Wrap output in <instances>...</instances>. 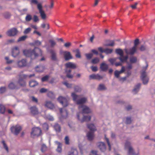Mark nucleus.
<instances>
[{"instance_id":"9","label":"nucleus","mask_w":155,"mask_h":155,"mask_svg":"<svg viewBox=\"0 0 155 155\" xmlns=\"http://www.w3.org/2000/svg\"><path fill=\"white\" fill-rule=\"evenodd\" d=\"M60 53L63 54L64 59L67 61L72 59L73 57L70 52L68 51H61Z\"/></svg>"},{"instance_id":"14","label":"nucleus","mask_w":155,"mask_h":155,"mask_svg":"<svg viewBox=\"0 0 155 155\" xmlns=\"http://www.w3.org/2000/svg\"><path fill=\"white\" fill-rule=\"evenodd\" d=\"M77 117L78 118V119L80 120L81 122V123H83L84 122H89V121L91 119V117L90 116H84L83 118L82 119H80L79 117V114H77Z\"/></svg>"},{"instance_id":"10","label":"nucleus","mask_w":155,"mask_h":155,"mask_svg":"<svg viewBox=\"0 0 155 155\" xmlns=\"http://www.w3.org/2000/svg\"><path fill=\"white\" fill-rule=\"evenodd\" d=\"M78 109L80 110L82 109V113L83 114H89L91 113V111L88 107L85 105L79 106Z\"/></svg>"},{"instance_id":"63","label":"nucleus","mask_w":155,"mask_h":155,"mask_svg":"<svg viewBox=\"0 0 155 155\" xmlns=\"http://www.w3.org/2000/svg\"><path fill=\"white\" fill-rule=\"evenodd\" d=\"M41 42L40 41H39L38 40L35 41L34 43V44L35 45H36V46H39V45H41Z\"/></svg>"},{"instance_id":"20","label":"nucleus","mask_w":155,"mask_h":155,"mask_svg":"<svg viewBox=\"0 0 155 155\" xmlns=\"http://www.w3.org/2000/svg\"><path fill=\"white\" fill-rule=\"evenodd\" d=\"M90 79H97L100 80L103 78L101 76L98 74H92L89 76Z\"/></svg>"},{"instance_id":"43","label":"nucleus","mask_w":155,"mask_h":155,"mask_svg":"<svg viewBox=\"0 0 155 155\" xmlns=\"http://www.w3.org/2000/svg\"><path fill=\"white\" fill-rule=\"evenodd\" d=\"M99 62V59L97 58H95L93 59H92L91 61V62L93 64H96Z\"/></svg>"},{"instance_id":"58","label":"nucleus","mask_w":155,"mask_h":155,"mask_svg":"<svg viewBox=\"0 0 155 155\" xmlns=\"http://www.w3.org/2000/svg\"><path fill=\"white\" fill-rule=\"evenodd\" d=\"M27 38V36L25 35L23 36L20 37L18 39V41H20L25 40Z\"/></svg>"},{"instance_id":"6","label":"nucleus","mask_w":155,"mask_h":155,"mask_svg":"<svg viewBox=\"0 0 155 155\" xmlns=\"http://www.w3.org/2000/svg\"><path fill=\"white\" fill-rule=\"evenodd\" d=\"M11 132L15 135H17L22 130L21 127L18 124L12 126L10 128Z\"/></svg>"},{"instance_id":"28","label":"nucleus","mask_w":155,"mask_h":155,"mask_svg":"<svg viewBox=\"0 0 155 155\" xmlns=\"http://www.w3.org/2000/svg\"><path fill=\"white\" fill-rule=\"evenodd\" d=\"M40 150L42 153H44L48 150V148L45 144H42L41 145Z\"/></svg>"},{"instance_id":"17","label":"nucleus","mask_w":155,"mask_h":155,"mask_svg":"<svg viewBox=\"0 0 155 155\" xmlns=\"http://www.w3.org/2000/svg\"><path fill=\"white\" fill-rule=\"evenodd\" d=\"M19 53V51L18 47L15 46L12 49V55L13 57H17Z\"/></svg>"},{"instance_id":"44","label":"nucleus","mask_w":155,"mask_h":155,"mask_svg":"<svg viewBox=\"0 0 155 155\" xmlns=\"http://www.w3.org/2000/svg\"><path fill=\"white\" fill-rule=\"evenodd\" d=\"M113 51V50L112 49L107 48L104 49V52L106 54H111L112 52Z\"/></svg>"},{"instance_id":"25","label":"nucleus","mask_w":155,"mask_h":155,"mask_svg":"<svg viewBox=\"0 0 155 155\" xmlns=\"http://www.w3.org/2000/svg\"><path fill=\"white\" fill-rule=\"evenodd\" d=\"M55 143L57 145V148L56 149L57 152L59 153H61L62 151V144L61 143L57 141H56L55 142Z\"/></svg>"},{"instance_id":"12","label":"nucleus","mask_w":155,"mask_h":155,"mask_svg":"<svg viewBox=\"0 0 155 155\" xmlns=\"http://www.w3.org/2000/svg\"><path fill=\"white\" fill-rule=\"evenodd\" d=\"M124 51L127 54L132 55L137 52V48L133 46L129 49H125Z\"/></svg>"},{"instance_id":"51","label":"nucleus","mask_w":155,"mask_h":155,"mask_svg":"<svg viewBox=\"0 0 155 155\" xmlns=\"http://www.w3.org/2000/svg\"><path fill=\"white\" fill-rule=\"evenodd\" d=\"M32 17L30 15H27L25 17V20L27 21H30Z\"/></svg>"},{"instance_id":"37","label":"nucleus","mask_w":155,"mask_h":155,"mask_svg":"<svg viewBox=\"0 0 155 155\" xmlns=\"http://www.w3.org/2000/svg\"><path fill=\"white\" fill-rule=\"evenodd\" d=\"M5 111V106L2 104H0V113L1 114H4Z\"/></svg>"},{"instance_id":"59","label":"nucleus","mask_w":155,"mask_h":155,"mask_svg":"<svg viewBox=\"0 0 155 155\" xmlns=\"http://www.w3.org/2000/svg\"><path fill=\"white\" fill-rule=\"evenodd\" d=\"M31 31V29L30 28H26L24 31V33L25 34H27L29 33Z\"/></svg>"},{"instance_id":"36","label":"nucleus","mask_w":155,"mask_h":155,"mask_svg":"<svg viewBox=\"0 0 155 155\" xmlns=\"http://www.w3.org/2000/svg\"><path fill=\"white\" fill-rule=\"evenodd\" d=\"M118 59H119V60L122 62H123L125 61H126L128 58V57L127 56H124L123 55V57H120L117 58Z\"/></svg>"},{"instance_id":"33","label":"nucleus","mask_w":155,"mask_h":155,"mask_svg":"<svg viewBox=\"0 0 155 155\" xmlns=\"http://www.w3.org/2000/svg\"><path fill=\"white\" fill-rule=\"evenodd\" d=\"M115 52L116 54H119L120 57H123L124 52L123 50L120 48L116 49Z\"/></svg>"},{"instance_id":"60","label":"nucleus","mask_w":155,"mask_h":155,"mask_svg":"<svg viewBox=\"0 0 155 155\" xmlns=\"http://www.w3.org/2000/svg\"><path fill=\"white\" fill-rule=\"evenodd\" d=\"M74 91L76 92H78L81 91V88L78 86H75L74 87Z\"/></svg>"},{"instance_id":"45","label":"nucleus","mask_w":155,"mask_h":155,"mask_svg":"<svg viewBox=\"0 0 155 155\" xmlns=\"http://www.w3.org/2000/svg\"><path fill=\"white\" fill-rule=\"evenodd\" d=\"M126 71L127 77H129L131 74V71L130 70L127 69L125 68V71Z\"/></svg>"},{"instance_id":"22","label":"nucleus","mask_w":155,"mask_h":155,"mask_svg":"<svg viewBox=\"0 0 155 155\" xmlns=\"http://www.w3.org/2000/svg\"><path fill=\"white\" fill-rule=\"evenodd\" d=\"M100 68L103 71H106L108 68V65L104 63H102L100 65Z\"/></svg>"},{"instance_id":"35","label":"nucleus","mask_w":155,"mask_h":155,"mask_svg":"<svg viewBox=\"0 0 155 155\" xmlns=\"http://www.w3.org/2000/svg\"><path fill=\"white\" fill-rule=\"evenodd\" d=\"M66 76L67 77L69 78H73V75L71 74V69H69L68 70H66L65 71Z\"/></svg>"},{"instance_id":"21","label":"nucleus","mask_w":155,"mask_h":155,"mask_svg":"<svg viewBox=\"0 0 155 155\" xmlns=\"http://www.w3.org/2000/svg\"><path fill=\"white\" fill-rule=\"evenodd\" d=\"M60 112L61 116L64 118H66L68 117V112L66 110H64V108H61L60 109Z\"/></svg>"},{"instance_id":"61","label":"nucleus","mask_w":155,"mask_h":155,"mask_svg":"<svg viewBox=\"0 0 155 155\" xmlns=\"http://www.w3.org/2000/svg\"><path fill=\"white\" fill-rule=\"evenodd\" d=\"M49 42L51 43V46L53 47L56 45L55 42L52 40H50L49 41Z\"/></svg>"},{"instance_id":"11","label":"nucleus","mask_w":155,"mask_h":155,"mask_svg":"<svg viewBox=\"0 0 155 155\" xmlns=\"http://www.w3.org/2000/svg\"><path fill=\"white\" fill-rule=\"evenodd\" d=\"M18 32L17 29L15 28H11L8 30L7 32V34L9 36H15Z\"/></svg>"},{"instance_id":"54","label":"nucleus","mask_w":155,"mask_h":155,"mask_svg":"<svg viewBox=\"0 0 155 155\" xmlns=\"http://www.w3.org/2000/svg\"><path fill=\"white\" fill-rule=\"evenodd\" d=\"M118 58H110L109 59V61L112 64H113L116 61Z\"/></svg>"},{"instance_id":"30","label":"nucleus","mask_w":155,"mask_h":155,"mask_svg":"<svg viewBox=\"0 0 155 155\" xmlns=\"http://www.w3.org/2000/svg\"><path fill=\"white\" fill-rule=\"evenodd\" d=\"M38 83L36 81L34 80H31L29 82V85L31 87H33L37 85Z\"/></svg>"},{"instance_id":"31","label":"nucleus","mask_w":155,"mask_h":155,"mask_svg":"<svg viewBox=\"0 0 155 155\" xmlns=\"http://www.w3.org/2000/svg\"><path fill=\"white\" fill-rule=\"evenodd\" d=\"M87 126L91 131H94L96 130V127L93 124H87Z\"/></svg>"},{"instance_id":"46","label":"nucleus","mask_w":155,"mask_h":155,"mask_svg":"<svg viewBox=\"0 0 155 155\" xmlns=\"http://www.w3.org/2000/svg\"><path fill=\"white\" fill-rule=\"evenodd\" d=\"M39 13L40 14V15L42 18L43 19H45L46 18V15L44 11H42L39 12Z\"/></svg>"},{"instance_id":"26","label":"nucleus","mask_w":155,"mask_h":155,"mask_svg":"<svg viewBox=\"0 0 155 155\" xmlns=\"http://www.w3.org/2000/svg\"><path fill=\"white\" fill-rule=\"evenodd\" d=\"M45 106L50 109H52L54 107L53 104L50 101H46Z\"/></svg>"},{"instance_id":"52","label":"nucleus","mask_w":155,"mask_h":155,"mask_svg":"<svg viewBox=\"0 0 155 155\" xmlns=\"http://www.w3.org/2000/svg\"><path fill=\"white\" fill-rule=\"evenodd\" d=\"M2 143L3 144L4 148L6 150V151L8 152V146L5 143V141L3 140L2 141Z\"/></svg>"},{"instance_id":"7","label":"nucleus","mask_w":155,"mask_h":155,"mask_svg":"<svg viewBox=\"0 0 155 155\" xmlns=\"http://www.w3.org/2000/svg\"><path fill=\"white\" fill-rule=\"evenodd\" d=\"M68 98H66L60 96L58 98V101L64 107L67 106L68 104Z\"/></svg>"},{"instance_id":"56","label":"nucleus","mask_w":155,"mask_h":155,"mask_svg":"<svg viewBox=\"0 0 155 155\" xmlns=\"http://www.w3.org/2000/svg\"><path fill=\"white\" fill-rule=\"evenodd\" d=\"M85 55L88 59H90L93 56V54L92 53L86 54Z\"/></svg>"},{"instance_id":"62","label":"nucleus","mask_w":155,"mask_h":155,"mask_svg":"<svg viewBox=\"0 0 155 155\" xmlns=\"http://www.w3.org/2000/svg\"><path fill=\"white\" fill-rule=\"evenodd\" d=\"M63 84L65 85L67 87L71 88L72 87V84H71L68 83L67 82H63Z\"/></svg>"},{"instance_id":"24","label":"nucleus","mask_w":155,"mask_h":155,"mask_svg":"<svg viewBox=\"0 0 155 155\" xmlns=\"http://www.w3.org/2000/svg\"><path fill=\"white\" fill-rule=\"evenodd\" d=\"M66 67L68 68H70L72 69H75L76 68V64L72 62H69L65 64Z\"/></svg>"},{"instance_id":"23","label":"nucleus","mask_w":155,"mask_h":155,"mask_svg":"<svg viewBox=\"0 0 155 155\" xmlns=\"http://www.w3.org/2000/svg\"><path fill=\"white\" fill-rule=\"evenodd\" d=\"M45 69V67L41 65L37 66L35 68V71L39 72H43Z\"/></svg>"},{"instance_id":"48","label":"nucleus","mask_w":155,"mask_h":155,"mask_svg":"<svg viewBox=\"0 0 155 155\" xmlns=\"http://www.w3.org/2000/svg\"><path fill=\"white\" fill-rule=\"evenodd\" d=\"M42 127H43V129L44 130L47 131L48 130V126L47 123H45L44 124H43Z\"/></svg>"},{"instance_id":"53","label":"nucleus","mask_w":155,"mask_h":155,"mask_svg":"<svg viewBox=\"0 0 155 155\" xmlns=\"http://www.w3.org/2000/svg\"><path fill=\"white\" fill-rule=\"evenodd\" d=\"M6 90V88L5 87H0V93L2 94L4 93Z\"/></svg>"},{"instance_id":"49","label":"nucleus","mask_w":155,"mask_h":155,"mask_svg":"<svg viewBox=\"0 0 155 155\" xmlns=\"http://www.w3.org/2000/svg\"><path fill=\"white\" fill-rule=\"evenodd\" d=\"M49 76L48 75H45V76L43 77L41 79L42 82H45L47 81L48 79Z\"/></svg>"},{"instance_id":"34","label":"nucleus","mask_w":155,"mask_h":155,"mask_svg":"<svg viewBox=\"0 0 155 155\" xmlns=\"http://www.w3.org/2000/svg\"><path fill=\"white\" fill-rule=\"evenodd\" d=\"M54 128L57 132H60L61 131V126L58 124H54Z\"/></svg>"},{"instance_id":"40","label":"nucleus","mask_w":155,"mask_h":155,"mask_svg":"<svg viewBox=\"0 0 155 155\" xmlns=\"http://www.w3.org/2000/svg\"><path fill=\"white\" fill-rule=\"evenodd\" d=\"M130 62L132 63H135L137 61V58L135 57H132L130 58Z\"/></svg>"},{"instance_id":"55","label":"nucleus","mask_w":155,"mask_h":155,"mask_svg":"<svg viewBox=\"0 0 155 155\" xmlns=\"http://www.w3.org/2000/svg\"><path fill=\"white\" fill-rule=\"evenodd\" d=\"M64 140L66 144L69 145L70 144L69 139V137L68 136H66L65 137Z\"/></svg>"},{"instance_id":"3","label":"nucleus","mask_w":155,"mask_h":155,"mask_svg":"<svg viewBox=\"0 0 155 155\" xmlns=\"http://www.w3.org/2000/svg\"><path fill=\"white\" fill-rule=\"evenodd\" d=\"M41 130L38 127H35L32 128L31 133V136L32 138L35 137H38L41 135Z\"/></svg>"},{"instance_id":"39","label":"nucleus","mask_w":155,"mask_h":155,"mask_svg":"<svg viewBox=\"0 0 155 155\" xmlns=\"http://www.w3.org/2000/svg\"><path fill=\"white\" fill-rule=\"evenodd\" d=\"M110 42L109 43L106 44L105 46H114L115 44L113 40H109L108 41Z\"/></svg>"},{"instance_id":"19","label":"nucleus","mask_w":155,"mask_h":155,"mask_svg":"<svg viewBox=\"0 0 155 155\" xmlns=\"http://www.w3.org/2000/svg\"><path fill=\"white\" fill-rule=\"evenodd\" d=\"M97 146L101 151L104 152L106 150V147L104 142H101L98 143H97Z\"/></svg>"},{"instance_id":"5","label":"nucleus","mask_w":155,"mask_h":155,"mask_svg":"<svg viewBox=\"0 0 155 155\" xmlns=\"http://www.w3.org/2000/svg\"><path fill=\"white\" fill-rule=\"evenodd\" d=\"M148 66V65L147 63L146 66L144 68V71L141 73V78L143 81V84H147L148 83L149 81V78L147 76V75L145 72V71L147 68Z\"/></svg>"},{"instance_id":"32","label":"nucleus","mask_w":155,"mask_h":155,"mask_svg":"<svg viewBox=\"0 0 155 155\" xmlns=\"http://www.w3.org/2000/svg\"><path fill=\"white\" fill-rule=\"evenodd\" d=\"M140 85L141 84L138 83L135 86V87L133 90V91L134 93V94L137 93L139 91Z\"/></svg>"},{"instance_id":"16","label":"nucleus","mask_w":155,"mask_h":155,"mask_svg":"<svg viewBox=\"0 0 155 155\" xmlns=\"http://www.w3.org/2000/svg\"><path fill=\"white\" fill-rule=\"evenodd\" d=\"M31 113L32 115H35L38 114L39 113L38 108L35 106L31 107L29 108Z\"/></svg>"},{"instance_id":"4","label":"nucleus","mask_w":155,"mask_h":155,"mask_svg":"<svg viewBox=\"0 0 155 155\" xmlns=\"http://www.w3.org/2000/svg\"><path fill=\"white\" fill-rule=\"evenodd\" d=\"M19 78L17 82L20 86L25 87L26 85V83L25 80L28 77L26 74H22L19 75Z\"/></svg>"},{"instance_id":"15","label":"nucleus","mask_w":155,"mask_h":155,"mask_svg":"<svg viewBox=\"0 0 155 155\" xmlns=\"http://www.w3.org/2000/svg\"><path fill=\"white\" fill-rule=\"evenodd\" d=\"M17 64L19 67H24L27 66V62L26 59H23L21 60L18 61Z\"/></svg>"},{"instance_id":"18","label":"nucleus","mask_w":155,"mask_h":155,"mask_svg":"<svg viewBox=\"0 0 155 155\" xmlns=\"http://www.w3.org/2000/svg\"><path fill=\"white\" fill-rule=\"evenodd\" d=\"M124 71L125 67L124 66H122L120 71H118L116 70L115 71L114 74L115 77L117 78H118L119 77V75L124 73Z\"/></svg>"},{"instance_id":"8","label":"nucleus","mask_w":155,"mask_h":155,"mask_svg":"<svg viewBox=\"0 0 155 155\" xmlns=\"http://www.w3.org/2000/svg\"><path fill=\"white\" fill-rule=\"evenodd\" d=\"M130 142L127 141L125 143V148H128V155H137L131 147L130 146Z\"/></svg>"},{"instance_id":"13","label":"nucleus","mask_w":155,"mask_h":155,"mask_svg":"<svg viewBox=\"0 0 155 155\" xmlns=\"http://www.w3.org/2000/svg\"><path fill=\"white\" fill-rule=\"evenodd\" d=\"M51 54L50 58L51 60L55 61H57L58 59L56 53L53 50H51L50 51Z\"/></svg>"},{"instance_id":"38","label":"nucleus","mask_w":155,"mask_h":155,"mask_svg":"<svg viewBox=\"0 0 155 155\" xmlns=\"http://www.w3.org/2000/svg\"><path fill=\"white\" fill-rule=\"evenodd\" d=\"M73 52H75L76 53L75 56L77 58H81V55L79 50L78 49H76L75 50H73Z\"/></svg>"},{"instance_id":"57","label":"nucleus","mask_w":155,"mask_h":155,"mask_svg":"<svg viewBox=\"0 0 155 155\" xmlns=\"http://www.w3.org/2000/svg\"><path fill=\"white\" fill-rule=\"evenodd\" d=\"M11 15L8 12H6L4 14V16L6 18H8L10 17Z\"/></svg>"},{"instance_id":"41","label":"nucleus","mask_w":155,"mask_h":155,"mask_svg":"<svg viewBox=\"0 0 155 155\" xmlns=\"http://www.w3.org/2000/svg\"><path fill=\"white\" fill-rule=\"evenodd\" d=\"M104 137H105V140H106V142L107 144V145L108 146L109 150L110 151L111 150V145H110V143L109 141V139L107 138V137L106 135H105Z\"/></svg>"},{"instance_id":"29","label":"nucleus","mask_w":155,"mask_h":155,"mask_svg":"<svg viewBox=\"0 0 155 155\" xmlns=\"http://www.w3.org/2000/svg\"><path fill=\"white\" fill-rule=\"evenodd\" d=\"M8 88L11 89H18L19 87L15 85L13 82H11L8 85Z\"/></svg>"},{"instance_id":"2","label":"nucleus","mask_w":155,"mask_h":155,"mask_svg":"<svg viewBox=\"0 0 155 155\" xmlns=\"http://www.w3.org/2000/svg\"><path fill=\"white\" fill-rule=\"evenodd\" d=\"M71 96L73 98L74 101H76L78 104L80 105L79 106H81L82 105H84L87 100V99L85 97H83L80 99H78L80 97V95H76L75 93H72Z\"/></svg>"},{"instance_id":"1","label":"nucleus","mask_w":155,"mask_h":155,"mask_svg":"<svg viewBox=\"0 0 155 155\" xmlns=\"http://www.w3.org/2000/svg\"><path fill=\"white\" fill-rule=\"evenodd\" d=\"M23 53L26 57H31L32 59L35 58L38 56L39 54H41V50L38 48L35 47L33 50H25L23 51Z\"/></svg>"},{"instance_id":"64","label":"nucleus","mask_w":155,"mask_h":155,"mask_svg":"<svg viewBox=\"0 0 155 155\" xmlns=\"http://www.w3.org/2000/svg\"><path fill=\"white\" fill-rule=\"evenodd\" d=\"M131 122V120L130 117H127L126 123L127 124H130Z\"/></svg>"},{"instance_id":"42","label":"nucleus","mask_w":155,"mask_h":155,"mask_svg":"<svg viewBox=\"0 0 155 155\" xmlns=\"http://www.w3.org/2000/svg\"><path fill=\"white\" fill-rule=\"evenodd\" d=\"M78 152L76 149L72 150L71 152L68 154V155H78Z\"/></svg>"},{"instance_id":"27","label":"nucleus","mask_w":155,"mask_h":155,"mask_svg":"<svg viewBox=\"0 0 155 155\" xmlns=\"http://www.w3.org/2000/svg\"><path fill=\"white\" fill-rule=\"evenodd\" d=\"M87 135L88 139L91 141L93 139L94 137V133L93 132L90 131L87 133Z\"/></svg>"},{"instance_id":"50","label":"nucleus","mask_w":155,"mask_h":155,"mask_svg":"<svg viewBox=\"0 0 155 155\" xmlns=\"http://www.w3.org/2000/svg\"><path fill=\"white\" fill-rule=\"evenodd\" d=\"M139 44V40L137 38L134 41V45L133 46L137 48V46Z\"/></svg>"},{"instance_id":"47","label":"nucleus","mask_w":155,"mask_h":155,"mask_svg":"<svg viewBox=\"0 0 155 155\" xmlns=\"http://www.w3.org/2000/svg\"><path fill=\"white\" fill-rule=\"evenodd\" d=\"M106 88L104 85L103 84H100L98 88V89L99 90H105Z\"/></svg>"}]
</instances>
